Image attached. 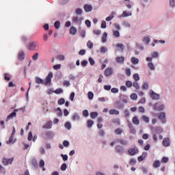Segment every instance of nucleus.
Here are the masks:
<instances>
[{
	"label": "nucleus",
	"mask_w": 175,
	"mask_h": 175,
	"mask_svg": "<svg viewBox=\"0 0 175 175\" xmlns=\"http://www.w3.org/2000/svg\"><path fill=\"white\" fill-rule=\"evenodd\" d=\"M53 79V72H49L47 75L45 81L43 79L36 77V83L37 84H44V85H51V79Z\"/></svg>",
	"instance_id": "1"
},
{
	"label": "nucleus",
	"mask_w": 175,
	"mask_h": 175,
	"mask_svg": "<svg viewBox=\"0 0 175 175\" xmlns=\"http://www.w3.org/2000/svg\"><path fill=\"white\" fill-rule=\"evenodd\" d=\"M27 47L30 51H33L39 47V44L36 41H32L27 44Z\"/></svg>",
	"instance_id": "2"
},
{
	"label": "nucleus",
	"mask_w": 175,
	"mask_h": 175,
	"mask_svg": "<svg viewBox=\"0 0 175 175\" xmlns=\"http://www.w3.org/2000/svg\"><path fill=\"white\" fill-rule=\"evenodd\" d=\"M14 160V158L12 159H3V164L5 165V166H8V165H12L13 163V161Z\"/></svg>",
	"instance_id": "3"
},
{
	"label": "nucleus",
	"mask_w": 175,
	"mask_h": 175,
	"mask_svg": "<svg viewBox=\"0 0 175 175\" xmlns=\"http://www.w3.org/2000/svg\"><path fill=\"white\" fill-rule=\"evenodd\" d=\"M17 111H18V109H14V111L12 113H11L10 115L8 116V117L6 118L5 121L8 122L11 118H13L16 117V116L17 115V113H16Z\"/></svg>",
	"instance_id": "4"
},
{
	"label": "nucleus",
	"mask_w": 175,
	"mask_h": 175,
	"mask_svg": "<svg viewBox=\"0 0 175 175\" xmlns=\"http://www.w3.org/2000/svg\"><path fill=\"white\" fill-rule=\"evenodd\" d=\"M16 134V129L13 127V131L11 134V136L10 137V139L8 141L6 142L7 144H10L13 142V139L14 138V135Z\"/></svg>",
	"instance_id": "5"
},
{
	"label": "nucleus",
	"mask_w": 175,
	"mask_h": 175,
	"mask_svg": "<svg viewBox=\"0 0 175 175\" xmlns=\"http://www.w3.org/2000/svg\"><path fill=\"white\" fill-rule=\"evenodd\" d=\"M83 20V17L74 16L72 18V23L75 24H81V21Z\"/></svg>",
	"instance_id": "6"
},
{
	"label": "nucleus",
	"mask_w": 175,
	"mask_h": 175,
	"mask_svg": "<svg viewBox=\"0 0 175 175\" xmlns=\"http://www.w3.org/2000/svg\"><path fill=\"white\" fill-rule=\"evenodd\" d=\"M150 97L152 98V99L158 100V99H159V98H160L159 94L155 93V92H154V91H152V90H150Z\"/></svg>",
	"instance_id": "7"
},
{
	"label": "nucleus",
	"mask_w": 175,
	"mask_h": 175,
	"mask_svg": "<svg viewBox=\"0 0 175 175\" xmlns=\"http://www.w3.org/2000/svg\"><path fill=\"white\" fill-rule=\"evenodd\" d=\"M159 119L162 121V122L165 123L166 122V114L165 112H161L159 115Z\"/></svg>",
	"instance_id": "8"
},
{
	"label": "nucleus",
	"mask_w": 175,
	"mask_h": 175,
	"mask_svg": "<svg viewBox=\"0 0 175 175\" xmlns=\"http://www.w3.org/2000/svg\"><path fill=\"white\" fill-rule=\"evenodd\" d=\"M111 75H113V69L110 68H106L105 70V75L107 77H109V76H111Z\"/></svg>",
	"instance_id": "9"
},
{
	"label": "nucleus",
	"mask_w": 175,
	"mask_h": 175,
	"mask_svg": "<svg viewBox=\"0 0 175 175\" xmlns=\"http://www.w3.org/2000/svg\"><path fill=\"white\" fill-rule=\"evenodd\" d=\"M54 137V133L51 131H46L45 133V139H53Z\"/></svg>",
	"instance_id": "10"
},
{
	"label": "nucleus",
	"mask_w": 175,
	"mask_h": 175,
	"mask_svg": "<svg viewBox=\"0 0 175 175\" xmlns=\"http://www.w3.org/2000/svg\"><path fill=\"white\" fill-rule=\"evenodd\" d=\"M129 155L133 156L135 155V154H137L139 152V150L136 148H130L129 149Z\"/></svg>",
	"instance_id": "11"
},
{
	"label": "nucleus",
	"mask_w": 175,
	"mask_h": 175,
	"mask_svg": "<svg viewBox=\"0 0 175 175\" xmlns=\"http://www.w3.org/2000/svg\"><path fill=\"white\" fill-rule=\"evenodd\" d=\"M51 128H53V122L51 121L46 122V124L43 126L44 129H51Z\"/></svg>",
	"instance_id": "12"
},
{
	"label": "nucleus",
	"mask_w": 175,
	"mask_h": 175,
	"mask_svg": "<svg viewBox=\"0 0 175 175\" xmlns=\"http://www.w3.org/2000/svg\"><path fill=\"white\" fill-rule=\"evenodd\" d=\"M116 152H118V154H122V153L124 152V148L121 146H117L116 148Z\"/></svg>",
	"instance_id": "13"
},
{
	"label": "nucleus",
	"mask_w": 175,
	"mask_h": 175,
	"mask_svg": "<svg viewBox=\"0 0 175 175\" xmlns=\"http://www.w3.org/2000/svg\"><path fill=\"white\" fill-rule=\"evenodd\" d=\"M163 146L164 147H169L170 146V139L169 138H165L163 140Z\"/></svg>",
	"instance_id": "14"
},
{
	"label": "nucleus",
	"mask_w": 175,
	"mask_h": 175,
	"mask_svg": "<svg viewBox=\"0 0 175 175\" xmlns=\"http://www.w3.org/2000/svg\"><path fill=\"white\" fill-rule=\"evenodd\" d=\"M83 9L86 12H91V10H92V5L89 4H85L83 7Z\"/></svg>",
	"instance_id": "15"
},
{
	"label": "nucleus",
	"mask_w": 175,
	"mask_h": 175,
	"mask_svg": "<svg viewBox=\"0 0 175 175\" xmlns=\"http://www.w3.org/2000/svg\"><path fill=\"white\" fill-rule=\"evenodd\" d=\"M132 122L134 124V125H139L140 124L139 118H137V116H134L132 119Z\"/></svg>",
	"instance_id": "16"
},
{
	"label": "nucleus",
	"mask_w": 175,
	"mask_h": 175,
	"mask_svg": "<svg viewBox=\"0 0 175 175\" xmlns=\"http://www.w3.org/2000/svg\"><path fill=\"white\" fill-rule=\"evenodd\" d=\"M147 157V153L144 152L141 156L138 157V162H142V161H144L146 159V157Z\"/></svg>",
	"instance_id": "17"
},
{
	"label": "nucleus",
	"mask_w": 175,
	"mask_h": 175,
	"mask_svg": "<svg viewBox=\"0 0 175 175\" xmlns=\"http://www.w3.org/2000/svg\"><path fill=\"white\" fill-rule=\"evenodd\" d=\"M70 35H76V33H77V29L75 27H71L70 29Z\"/></svg>",
	"instance_id": "18"
},
{
	"label": "nucleus",
	"mask_w": 175,
	"mask_h": 175,
	"mask_svg": "<svg viewBox=\"0 0 175 175\" xmlns=\"http://www.w3.org/2000/svg\"><path fill=\"white\" fill-rule=\"evenodd\" d=\"M154 109L155 110H162L163 109H165V105H161L159 107H158V103H157L154 105Z\"/></svg>",
	"instance_id": "19"
},
{
	"label": "nucleus",
	"mask_w": 175,
	"mask_h": 175,
	"mask_svg": "<svg viewBox=\"0 0 175 175\" xmlns=\"http://www.w3.org/2000/svg\"><path fill=\"white\" fill-rule=\"evenodd\" d=\"M116 61L118 64H124L125 58H124V57H118Z\"/></svg>",
	"instance_id": "20"
},
{
	"label": "nucleus",
	"mask_w": 175,
	"mask_h": 175,
	"mask_svg": "<svg viewBox=\"0 0 175 175\" xmlns=\"http://www.w3.org/2000/svg\"><path fill=\"white\" fill-rule=\"evenodd\" d=\"M109 114L111 116H113V115H116V116H118L120 114V112L118 111H117L116 109H111L109 110Z\"/></svg>",
	"instance_id": "21"
},
{
	"label": "nucleus",
	"mask_w": 175,
	"mask_h": 175,
	"mask_svg": "<svg viewBox=\"0 0 175 175\" xmlns=\"http://www.w3.org/2000/svg\"><path fill=\"white\" fill-rule=\"evenodd\" d=\"M129 16H132V12L124 11L122 14V17H128Z\"/></svg>",
	"instance_id": "22"
},
{
	"label": "nucleus",
	"mask_w": 175,
	"mask_h": 175,
	"mask_svg": "<svg viewBox=\"0 0 175 175\" xmlns=\"http://www.w3.org/2000/svg\"><path fill=\"white\" fill-rule=\"evenodd\" d=\"M159 166H161V162L158 160H156L154 163H153V167H154L155 169H157V167H159Z\"/></svg>",
	"instance_id": "23"
},
{
	"label": "nucleus",
	"mask_w": 175,
	"mask_h": 175,
	"mask_svg": "<svg viewBox=\"0 0 175 175\" xmlns=\"http://www.w3.org/2000/svg\"><path fill=\"white\" fill-rule=\"evenodd\" d=\"M131 62L134 65H137V64H139V59H137L135 57H131Z\"/></svg>",
	"instance_id": "24"
},
{
	"label": "nucleus",
	"mask_w": 175,
	"mask_h": 175,
	"mask_svg": "<svg viewBox=\"0 0 175 175\" xmlns=\"http://www.w3.org/2000/svg\"><path fill=\"white\" fill-rule=\"evenodd\" d=\"M119 30H113V36L114 38H120V31Z\"/></svg>",
	"instance_id": "25"
},
{
	"label": "nucleus",
	"mask_w": 175,
	"mask_h": 175,
	"mask_svg": "<svg viewBox=\"0 0 175 175\" xmlns=\"http://www.w3.org/2000/svg\"><path fill=\"white\" fill-rule=\"evenodd\" d=\"M117 142L118 143H120V144H122V146H126L128 144V142H126V141L124 139H117Z\"/></svg>",
	"instance_id": "26"
},
{
	"label": "nucleus",
	"mask_w": 175,
	"mask_h": 175,
	"mask_svg": "<svg viewBox=\"0 0 175 175\" xmlns=\"http://www.w3.org/2000/svg\"><path fill=\"white\" fill-rule=\"evenodd\" d=\"M18 58L21 59V61H23L24 58H25V53L24 52H20L18 54Z\"/></svg>",
	"instance_id": "27"
},
{
	"label": "nucleus",
	"mask_w": 175,
	"mask_h": 175,
	"mask_svg": "<svg viewBox=\"0 0 175 175\" xmlns=\"http://www.w3.org/2000/svg\"><path fill=\"white\" fill-rule=\"evenodd\" d=\"M107 40V33L105 32L103 34V37H102V42H103V43H105Z\"/></svg>",
	"instance_id": "28"
},
{
	"label": "nucleus",
	"mask_w": 175,
	"mask_h": 175,
	"mask_svg": "<svg viewBox=\"0 0 175 175\" xmlns=\"http://www.w3.org/2000/svg\"><path fill=\"white\" fill-rule=\"evenodd\" d=\"M148 66L150 70H155V66H154V64H152V62H149L148 64Z\"/></svg>",
	"instance_id": "29"
},
{
	"label": "nucleus",
	"mask_w": 175,
	"mask_h": 175,
	"mask_svg": "<svg viewBox=\"0 0 175 175\" xmlns=\"http://www.w3.org/2000/svg\"><path fill=\"white\" fill-rule=\"evenodd\" d=\"M88 98L90 100H92V99H94V93L92 92H89L88 94Z\"/></svg>",
	"instance_id": "30"
},
{
	"label": "nucleus",
	"mask_w": 175,
	"mask_h": 175,
	"mask_svg": "<svg viewBox=\"0 0 175 175\" xmlns=\"http://www.w3.org/2000/svg\"><path fill=\"white\" fill-rule=\"evenodd\" d=\"M73 121H79L80 120V116L77 113H75L72 116Z\"/></svg>",
	"instance_id": "31"
},
{
	"label": "nucleus",
	"mask_w": 175,
	"mask_h": 175,
	"mask_svg": "<svg viewBox=\"0 0 175 175\" xmlns=\"http://www.w3.org/2000/svg\"><path fill=\"white\" fill-rule=\"evenodd\" d=\"M31 164L34 167H38V161H36V159H33L31 161Z\"/></svg>",
	"instance_id": "32"
},
{
	"label": "nucleus",
	"mask_w": 175,
	"mask_h": 175,
	"mask_svg": "<svg viewBox=\"0 0 175 175\" xmlns=\"http://www.w3.org/2000/svg\"><path fill=\"white\" fill-rule=\"evenodd\" d=\"M128 126L131 129V132L135 133V129L133 128V125L132 123H131V122H129Z\"/></svg>",
	"instance_id": "33"
},
{
	"label": "nucleus",
	"mask_w": 175,
	"mask_h": 175,
	"mask_svg": "<svg viewBox=\"0 0 175 175\" xmlns=\"http://www.w3.org/2000/svg\"><path fill=\"white\" fill-rule=\"evenodd\" d=\"M155 132L156 133L159 135L163 132V130L161 127H157L155 129Z\"/></svg>",
	"instance_id": "34"
},
{
	"label": "nucleus",
	"mask_w": 175,
	"mask_h": 175,
	"mask_svg": "<svg viewBox=\"0 0 175 175\" xmlns=\"http://www.w3.org/2000/svg\"><path fill=\"white\" fill-rule=\"evenodd\" d=\"M90 117L91 118H92L93 120L96 118V117H98V112H92L90 113Z\"/></svg>",
	"instance_id": "35"
},
{
	"label": "nucleus",
	"mask_w": 175,
	"mask_h": 175,
	"mask_svg": "<svg viewBox=\"0 0 175 175\" xmlns=\"http://www.w3.org/2000/svg\"><path fill=\"white\" fill-rule=\"evenodd\" d=\"M116 47L119 49L121 51H124V45L122 44H116Z\"/></svg>",
	"instance_id": "36"
},
{
	"label": "nucleus",
	"mask_w": 175,
	"mask_h": 175,
	"mask_svg": "<svg viewBox=\"0 0 175 175\" xmlns=\"http://www.w3.org/2000/svg\"><path fill=\"white\" fill-rule=\"evenodd\" d=\"M143 121H144V122L148 123L150 122V118L146 116H144L142 117Z\"/></svg>",
	"instance_id": "37"
},
{
	"label": "nucleus",
	"mask_w": 175,
	"mask_h": 175,
	"mask_svg": "<svg viewBox=\"0 0 175 175\" xmlns=\"http://www.w3.org/2000/svg\"><path fill=\"white\" fill-rule=\"evenodd\" d=\"M87 47H88V49H92V47H94V43L91 41H88L87 42Z\"/></svg>",
	"instance_id": "38"
},
{
	"label": "nucleus",
	"mask_w": 175,
	"mask_h": 175,
	"mask_svg": "<svg viewBox=\"0 0 175 175\" xmlns=\"http://www.w3.org/2000/svg\"><path fill=\"white\" fill-rule=\"evenodd\" d=\"M61 25V23H59V21H57L56 22H55L54 23V26L56 28V29H59V27Z\"/></svg>",
	"instance_id": "39"
},
{
	"label": "nucleus",
	"mask_w": 175,
	"mask_h": 175,
	"mask_svg": "<svg viewBox=\"0 0 175 175\" xmlns=\"http://www.w3.org/2000/svg\"><path fill=\"white\" fill-rule=\"evenodd\" d=\"M38 58H39V53H35L33 56H32V59L33 61H38Z\"/></svg>",
	"instance_id": "40"
},
{
	"label": "nucleus",
	"mask_w": 175,
	"mask_h": 175,
	"mask_svg": "<svg viewBox=\"0 0 175 175\" xmlns=\"http://www.w3.org/2000/svg\"><path fill=\"white\" fill-rule=\"evenodd\" d=\"M131 98L133 99V100H136V99H137V94L135 93L131 94Z\"/></svg>",
	"instance_id": "41"
},
{
	"label": "nucleus",
	"mask_w": 175,
	"mask_h": 175,
	"mask_svg": "<svg viewBox=\"0 0 175 175\" xmlns=\"http://www.w3.org/2000/svg\"><path fill=\"white\" fill-rule=\"evenodd\" d=\"M133 86L134 87V88H135L136 90H140V86H139V83L137 82H134L133 83Z\"/></svg>",
	"instance_id": "42"
},
{
	"label": "nucleus",
	"mask_w": 175,
	"mask_h": 175,
	"mask_svg": "<svg viewBox=\"0 0 175 175\" xmlns=\"http://www.w3.org/2000/svg\"><path fill=\"white\" fill-rule=\"evenodd\" d=\"M124 117H126V118H127L128 117H129V116H131V113H129V111L127 110V109L124 110Z\"/></svg>",
	"instance_id": "43"
},
{
	"label": "nucleus",
	"mask_w": 175,
	"mask_h": 175,
	"mask_svg": "<svg viewBox=\"0 0 175 175\" xmlns=\"http://www.w3.org/2000/svg\"><path fill=\"white\" fill-rule=\"evenodd\" d=\"M135 164H136V159H131L129 161V165H131V166H133V165H135Z\"/></svg>",
	"instance_id": "44"
},
{
	"label": "nucleus",
	"mask_w": 175,
	"mask_h": 175,
	"mask_svg": "<svg viewBox=\"0 0 175 175\" xmlns=\"http://www.w3.org/2000/svg\"><path fill=\"white\" fill-rule=\"evenodd\" d=\"M65 128H66V129H70V128H72V125L70 124V122H67L65 124Z\"/></svg>",
	"instance_id": "45"
},
{
	"label": "nucleus",
	"mask_w": 175,
	"mask_h": 175,
	"mask_svg": "<svg viewBox=\"0 0 175 175\" xmlns=\"http://www.w3.org/2000/svg\"><path fill=\"white\" fill-rule=\"evenodd\" d=\"M115 133L116 135H121V133H122V129H117L115 130Z\"/></svg>",
	"instance_id": "46"
},
{
	"label": "nucleus",
	"mask_w": 175,
	"mask_h": 175,
	"mask_svg": "<svg viewBox=\"0 0 175 175\" xmlns=\"http://www.w3.org/2000/svg\"><path fill=\"white\" fill-rule=\"evenodd\" d=\"M58 105H64L65 103V98H60L57 101Z\"/></svg>",
	"instance_id": "47"
},
{
	"label": "nucleus",
	"mask_w": 175,
	"mask_h": 175,
	"mask_svg": "<svg viewBox=\"0 0 175 175\" xmlns=\"http://www.w3.org/2000/svg\"><path fill=\"white\" fill-rule=\"evenodd\" d=\"M133 79L135 81H139V80H140V77H139L138 74H135L133 75Z\"/></svg>",
	"instance_id": "48"
},
{
	"label": "nucleus",
	"mask_w": 175,
	"mask_h": 175,
	"mask_svg": "<svg viewBox=\"0 0 175 175\" xmlns=\"http://www.w3.org/2000/svg\"><path fill=\"white\" fill-rule=\"evenodd\" d=\"M33 137V135H32V132L30 131L28 134L27 139L29 140V142H31Z\"/></svg>",
	"instance_id": "49"
},
{
	"label": "nucleus",
	"mask_w": 175,
	"mask_h": 175,
	"mask_svg": "<svg viewBox=\"0 0 175 175\" xmlns=\"http://www.w3.org/2000/svg\"><path fill=\"white\" fill-rule=\"evenodd\" d=\"M143 41L144 42V43H146V44H148V43H150V38L145 37L144 38Z\"/></svg>",
	"instance_id": "50"
},
{
	"label": "nucleus",
	"mask_w": 175,
	"mask_h": 175,
	"mask_svg": "<svg viewBox=\"0 0 175 175\" xmlns=\"http://www.w3.org/2000/svg\"><path fill=\"white\" fill-rule=\"evenodd\" d=\"M4 79L6 81H9L10 80V77H9V74L8 73L4 74Z\"/></svg>",
	"instance_id": "51"
},
{
	"label": "nucleus",
	"mask_w": 175,
	"mask_h": 175,
	"mask_svg": "<svg viewBox=\"0 0 175 175\" xmlns=\"http://www.w3.org/2000/svg\"><path fill=\"white\" fill-rule=\"evenodd\" d=\"M93 33H94V35L99 36L102 33V31L100 30H93Z\"/></svg>",
	"instance_id": "52"
},
{
	"label": "nucleus",
	"mask_w": 175,
	"mask_h": 175,
	"mask_svg": "<svg viewBox=\"0 0 175 175\" xmlns=\"http://www.w3.org/2000/svg\"><path fill=\"white\" fill-rule=\"evenodd\" d=\"M83 116H84V117H88V116H90V113H88V110L87 109L83 110Z\"/></svg>",
	"instance_id": "53"
},
{
	"label": "nucleus",
	"mask_w": 175,
	"mask_h": 175,
	"mask_svg": "<svg viewBox=\"0 0 175 175\" xmlns=\"http://www.w3.org/2000/svg\"><path fill=\"white\" fill-rule=\"evenodd\" d=\"M126 85L128 88H131V87L133 85V83L131 82V81H127L126 82Z\"/></svg>",
	"instance_id": "54"
},
{
	"label": "nucleus",
	"mask_w": 175,
	"mask_h": 175,
	"mask_svg": "<svg viewBox=\"0 0 175 175\" xmlns=\"http://www.w3.org/2000/svg\"><path fill=\"white\" fill-rule=\"evenodd\" d=\"M94 125V122L92 120L88 121V128H91Z\"/></svg>",
	"instance_id": "55"
},
{
	"label": "nucleus",
	"mask_w": 175,
	"mask_h": 175,
	"mask_svg": "<svg viewBox=\"0 0 175 175\" xmlns=\"http://www.w3.org/2000/svg\"><path fill=\"white\" fill-rule=\"evenodd\" d=\"M53 69H55V70H58V69H61V64H56L53 66Z\"/></svg>",
	"instance_id": "56"
},
{
	"label": "nucleus",
	"mask_w": 175,
	"mask_h": 175,
	"mask_svg": "<svg viewBox=\"0 0 175 175\" xmlns=\"http://www.w3.org/2000/svg\"><path fill=\"white\" fill-rule=\"evenodd\" d=\"M111 92H112L113 94H117V93H118V89L116 88H113L111 90Z\"/></svg>",
	"instance_id": "57"
},
{
	"label": "nucleus",
	"mask_w": 175,
	"mask_h": 175,
	"mask_svg": "<svg viewBox=\"0 0 175 175\" xmlns=\"http://www.w3.org/2000/svg\"><path fill=\"white\" fill-rule=\"evenodd\" d=\"M76 14H81L83 13V10L80 8H77L75 11Z\"/></svg>",
	"instance_id": "58"
},
{
	"label": "nucleus",
	"mask_w": 175,
	"mask_h": 175,
	"mask_svg": "<svg viewBox=\"0 0 175 175\" xmlns=\"http://www.w3.org/2000/svg\"><path fill=\"white\" fill-rule=\"evenodd\" d=\"M68 165H66V163L62 164L61 166V170L64 171L66 169H67Z\"/></svg>",
	"instance_id": "59"
},
{
	"label": "nucleus",
	"mask_w": 175,
	"mask_h": 175,
	"mask_svg": "<svg viewBox=\"0 0 175 175\" xmlns=\"http://www.w3.org/2000/svg\"><path fill=\"white\" fill-rule=\"evenodd\" d=\"M138 110H139V113H145V111H146V109H144V107H139L138 108Z\"/></svg>",
	"instance_id": "60"
},
{
	"label": "nucleus",
	"mask_w": 175,
	"mask_h": 175,
	"mask_svg": "<svg viewBox=\"0 0 175 175\" xmlns=\"http://www.w3.org/2000/svg\"><path fill=\"white\" fill-rule=\"evenodd\" d=\"M62 92H63V90H62V89H61V88H59V89H57V90H55L54 91V93L55 94H61Z\"/></svg>",
	"instance_id": "61"
},
{
	"label": "nucleus",
	"mask_w": 175,
	"mask_h": 175,
	"mask_svg": "<svg viewBox=\"0 0 175 175\" xmlns=\"http://www.w3.org/2000/svg\"><path fill=\"white\" fill-rule=\"evenodd\" d=\"M106 27H107V25H106V21H103L101 22V28L105 29V28H106Z\"/></svg>",
	"instance_id": "62"
},
{
	"label": "nucleus",
	"mask_w": 175,
	"mask_h": 175,
	"mask_svg": "<svg viewBox=\"0 0 175 175\" xmlns=\"http://www.w3.org/2000/svg\"><path fill=\"white\" fill-rule=\"evenodd\" d=\"M170 5L172 8H174L175 5V0H170Z\"/></svg>",
	"instance_id": "63"
},
{
	"label": "nucleus",
	"mask_w": 175,
	"mask_h": 175,
	"mask_svg": "<svg viewBox=\"0 0 175 175\" xmlns=\"http://www.w3.org/2000/svg\"><path fill=\"white\" fill-rule=\"evenodd\" d=\"M126 76H131V69L130 68H126Z\"/></svg>",
	"instance_id": "64"
}]
</instances>
